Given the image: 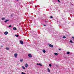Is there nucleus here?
I'll use <instances>...</instances> for the list:
<instances>
[{"label":"nucleus","mask_w":74,"mask_h":74,"mask_svg":"<svg viewBox=\"0 0 74 74\" xmlns=\"http://www.w3.org/2000/svg\"><path fill=\"white\" fill-rule=\"evenodd\" d=\"M59 51H60V50H61V49H59Z\"/></svg>","instance_id":"31"},{"label":"nucleus","mask_w":74,"mask_h":74,"mask_svg":"<svg viewBox=\"0 0 74 74\" xmlns=\"http://www.w3.org/2000/svg\"><path fill=\"white\" fill-rule=\"evenodd\" d=\"M21 74H26V73H24V72H22L21 73Z\"/></svg>","instance_id":"20"},{"label":"nucleus","mask_w":74,"mask_h":74,"mask_svg":"<svg viewBox=\"0 0 74 74\" xmlns=\"http://www.w3.org/2000/svg\"><path fill=\"white\" fill-rule=\"evenodd\" d=\"M20 42L21 44H22V45H23V41H22V40H20Z\"/></svg>","instance_id":"4"},{"label":"nucleus","mask_w":74,"mask_h":74,"mask_svg":"<svg viewBox=\"0 0 74 74\" xmlns=\"http://www.w3.org/2000/svg\"><path fill=\"white\" fill-rule=\"evenodd\" d=\"M42 52H43V53H45V52H46V51H45V50L43 49L42 50Z\"/></svg>","instance_id":"9"},{"label":"nucleus","mask_w":74,"mask_h":74,"mask_svg":"<svg viewBox=\"0 0 74 74\" xmlns=\"http://www.w3.org/2000/svg\"><path fill=\"white\" fill-rule=\"evenodd\" d=\"M1 47H3V46H1Z\"/></svg>","instance_id":"32"},{"label":"nucleus","mask_w":74,"mask_h":74,"mask_svg":"<svg viewBox=\"0 0 74 74\" xmlns=\"http://www.w3.org/2000/svg\"><path fill=\"white\" fill-rule=\"evenodd\" d=\"M63 38H66V36H63Z\"/></svg>","instance_id":"22"},{"label":"nucleus","mask_w":74,"mask_h":74,"mask_svg":"<svg viewBox=\"0 0 74 74\" xmlns=\"http://www.w3.org/2000/svg\"><path fill=\"white\" fill-rule=\"evenodd\" d=\"M49 47H51V48H53V46L51 44H50L49 45Z\"/></svg>","instance_id":"1"},{"label":"nucleus","mask_w":74,"mask_h":74,"mask_svg":"<svg viewBox=\"0 0 74 74\" xmlns=\"http://www.w3.org/2000/svg\"><path fill=\"white\" fill-rule=\"evenodd\" d=\"M19 0H17V1H18Z\"/></svg>","instance_id":"33"},{"label":"nucleus","mask_w":74,"mask_h":74,"mask_svg":"<svg viewBox=\"0 0 74 74\" xmlns=\"http://www.w3.org/2000/svg\"><path fill=\"white\" fill-rule=\"evenodd\" d=\"M28 56L29 58H32V54H28Z\"/></svg>","instance_id":"2"},{"label":"nucleus","mask_w":74,"mask_h":74,"mask_svg":"<svg viewBox=\"0 0 74 74\" xmlns=\"http://www.w3.org/2000/svg\"><path fill=\"white\" fill-rule=\"evenodd\" d=\"M54 55H56V56H57V55H58V53H54Z\"/></svg>","instance_id":"11"},{"label":"nucleus","mask_w":74,"mask_h":74,"mask_svg":"<svg viewBox=\"0 0 74 74\" xmlns=\"http://www.w3.org/2000/svg\"><path fill=\"white\" fill-rule=\"evenodd\" d=\"M47 70H48V72H50V71H51L50 69H49V68L47 69Z\"/></svg>","instance_id":"12"},{"label":"nucleus","mask_w":74,"mask_h":74,"mask_svg":"<svg viewBox=\"0 0 74 74\" xmlns=\"http://www.w3.org/2000/svg\"><path fill=\"white\" fill-rule=\"evenodd\" d=\"M49 66L50 67H51V66H52V64H49Z\"/></svg>","instance_id":"19"},{"label":"nucleus","mask_w":74,"mask_h":74,"mask_svg":"<svg viewBox=\"0 0 74 74\" xmlns=\"http://www.w3.org/2000/svg\"><path fill=\"white\" fill-rule=\"evenodd\" d=\"M11 16L12 17V16H13V15H12V14H11Z\"/></svg>","instance_id":"26"},{"label":"nucleus","mask_w":74,"mask_h":74,"mask_svg":"<svg viewBox=\"0 0 74 74\" xmlns=\"http://www.w3.org/2000/svg\"><path fill=\"white\" fill-rule=\"evenodd\" d=\"M15 36H16V37H18L19 35H15Z\"/></svg>","instance_id":"13"},{"label":"nucleus","mask_w":74,"mask_h":74,"mask_svg":"<svg viewBox=\"0 0 74 74\" xmlns=\"http://www.w3.org/2000/svg\"><path fill=\"white\" fill-rule=\"evenodd\" d=\"M14 56L15 58H17V56H18V54L17 53L14 54Z\"/></svg>","instance_id":"5"},{"label":"nucleus","mask_w":74,"mask_h":74,"mask_svg":"<svg viewBox=\"0 0 74 74\" xmlns=\"http://www.w3.org/2000/svg\"><path fill=\"white\" fill-rule=\"evenodd\" d=\"M22 68H23V69H25V67H24V66H22Z\"/></svg>","instance_id":"16"},{"label":"nucleus","mask_w":74,"mask_h":74,"mask_svg":"<svg viewBox=\"0 0 74 74\" xmlns=\"http://www.w3.org/2000/svg\"><path fill=\"white\" fill-rule=\"evenodd\" d=\"M8 34V32L7 31H6L4 32V34H5V35H7Z\"/></svg>","instance_id":"3"},{"label":"nucleus","mask_w":74,"mask_h":74,"mask_svg":"<svg viewBox=\"0 0 74 74\" xmlns=\"http://www.w3.org/2000/svg\"><path fill=\"white\" fill-rule=\"evenodd\" d=\"M20 60V62H23V59H21Z\"/></svg>","instance_id":"17"},{"label":"nucleus","mask_w":74,"mask_h":74,"mask_svg":"<svg viewBox=\"0 0 74 74\" xmlns=\"http://www.w3.org/2000/svg\"><path fill=\"white\" fill-rule=\"evenodd\" d=\"M25 66L26 67H27V66H28L27 64H26L25 65Z\"/></svg>","instance_id":"10"},{"label":"nucleus","mask_w":74,"mask_h":74,"mask_svg":"<svg viewBox=\"0 0 74 74\" xmlns=\"http://www.w3.org/2000/svg\"><path fill=\"white\" fill-rule=\"evenodd\" d=\"M50 18H53V17L52 16H51L50 17Z\"/></svg>","instance_id":"23"},{"label":"nucleus","mask_w":74,"mask_h":74,"mask_svg":"<svg viewBox=\"0 0 74 74\" xmlns=\"http://www.w3.org/2000/svg\"><path fill=\"white\" fill-rule=\"evenodd\" d=\"M5 19V18H2V20H4Z\"/></svg>","instance_id":"18"},{"label":"nucleus","mask_w":74,"mask_h":74,"mask_svg":"<svg viewBox=\"0 0 74 74\" xmlns=\"http://www.w3.org/2000/svg\"><path fill=\"white\" fill-rule=\"evenodd\" d=\"M9 21V19L6 20L5 21H4V22H5V23H7V21Z\"/></svg>","instance_id":"7"},{"label":"nucleus","mask_w":74,"mask_h":74,"mask_svg":"<svg viewBox=\"0 0 74 74\" xmlns=\"http://www.w3.org/2000/svg\"><path fill=\"white\" fill-rule=\"evenodd\" d=\"M43 25L44 26H46V25H45L44 24Z\"/></svg>","instance_id":"30"},{"label":"nucleus","mask_w":74,"mask_h":74,"mask_svg":"<svg viewBox=\"0 0 74 74\" xmlns=\"http://www.w3.org/2000/svg\"><path fill=\"white\" fill-rule=\"evenodd\" d=\"M36 65H39V66H42V64H41L40 63H39V64H38V63H37L36 64Z\"/></svg>","instance_id":"6"},{"label":"nucleus","mask_w":74,"mask_h":74,"mask_svg":"<svg viewBox=\"0 0 74 74\" xmlns=\"http://www.w3.org/2000/svg\"><path fill=\"white\" fill-rule=\"evenodd\" d=\"M70 52H67V54H70Z\"/></svg>","instance_id":"21"},{"label":"nucleus","mask_w":74,"mask_h":74,"mask_svg":"<svg viewBox=\"0 0 74 74\" xmlns=\"http://www.w3.org/2000/svg\"><path fill=\"white\" fill-rule=\"evenodd\" d=\"M12 26H11V25H9V27H11Z\"/></svg>","instance_id":"24"},{"label":"nucleus","mask_w":74,"mask_h":74,"mask_svg":"<svg viewBox=\"0 0 74 74\" xmlns=\"http://www.w3.org/2000/svg\"><path fill=\"white\" fill-rule=\"evenodd\" d=\"M45 22L46 23H48V21H45Z\"/></svg>","instance_id":"28"},{"label":"nucleus","mask_w":74,"mask_h":74,"mask_svg":"<svg viewBox=\"0 0 74 74\" xmlns=\"http://www.w3.org/2000/svg\"><path fill=\"white\" fill-rule=\"evenodd\" d=\"M70 42H71V43H74V42H73L72 40H70Z\"/></svg>","instance_id":"14"},{"label":"nucleus","mask_w":74,"mask_h":74,"mask_svg":"<svg viewBox=\"0 0 74 74\" xmlns=\"http://www.w3.org/2000/svg\"><path fill=\"white\" fill-rule=\"evenodd\" d=\"M13 30H17V29H16V28L15 27H14L13 28Z\"/></svg>","instance_id":"8"},{"label":"nucleus","mask_w":74,"mask_h":74,"mask_svg":"<svg viewBox=\"0 0 74 74\" xmlns=\"http://www.w3.org/2000/svg\"><path fill=\"white\" fill-rule=\"evenodd\" d=\"M71 5H73V4H71Z\"/></svg>","instance_id":"29"},{"label":"nucleus","mask_w":74,"mask_h":74,"mask_svg":"<svg viewBox=\"0 0 74 74\" xmlns=\"http://www.w3.org/2000/svg\"><path fill=\"white\" fill-rule=\"evenodd\" d=\"M17 65H18V64H17Z\"/></svg>","instance_id":"35"},{"label":"nucleus","mask_w":74,"mask_h":74,"mask_svg":"<svg viewBox=\"0 0 74 74\" xmlns=\"http://www.w3.org/2000/svg\"><path fill=\"white\" fill-rule=\"evenodd\" d=\"M35 7H36V5H35Z\"/></svg>","instance_id":"34"},{"label":"nucleus","mask_w":74,"mask_h":74,"mask_svg":"<svg viewBox=\"0 0 74 74\" xmlns=\"http://www.w3.org/2000/svg\"><path fill=\"white\" fill-rule=\"evenodd\" d=\"M6 49V50H9V48H8V47H6L5 48Z\"/></svg>","instance_id":"15"},{"label":"nucleus","mask_w":74,"mask_h":74,"mask_svg":"<svg viewBox=\"0 0 74 74\" xmlns=\"http://www.w3.org/2000/svg\"><path fill=\"white\" fill-rule=\"evenodd\" d=\"M58 1L59 2V3H60V0H58Z\"/></svg>","instance_id":"25"},{"label":"nucleus","mask_w":74,"mask_h":74,"mask_svg":"<svg viewBox=\"0 0 74 74\" xmlns=\"http://www.w3.org/2000/svg\"><path fill=\"white\" fill-rule=\"evenodd\" d=\"M72 38H73V39H74V37H72Z\"/></svg>","instance_id":"27"}]
</instances>
